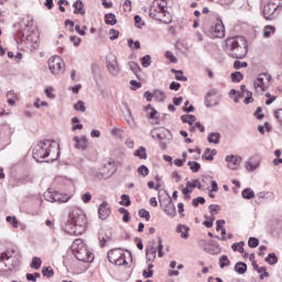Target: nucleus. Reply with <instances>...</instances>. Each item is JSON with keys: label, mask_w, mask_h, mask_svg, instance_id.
Masks as SVG:
<instances>
[{"label": "nucleus", "mask_w": 282, "mask_h": 282, "mask_svg": "<svg viewBox=\"0 0 282 282\" xmlns=\"http://www.w3.org/2000/svg\"><path fill=\"white\" fill-rule=\"evenodd\" d=\"M87 228V218L85 213L80 209H73L69 215L67 221L64 224L63 229L68 235H83L85 229Z\"/></svg>", "instance_id": "nucleus-1"}, {"label": "nucleus", "mask_w": 282, "mask_h": 282, "mask_svg": "<svg viewBox=\"0 0 282 282\" xmlns=\"http://www.w3.org/2000/svg\"><path fill=\"white\" fill-rule=\"evenodd\" d=\"M226 52L230 58L241 59L248 55V42L243 36H235L226 40Z\"/></svg>", "instance_id": "nucleus-2"}, {"label": "nucleus", "mask_w": 282, "mask_h": 282, "mask_svg": "<svg viewBox=\"0 0 282 282\" xmlns=\"http://www.w3.org/2000/svg\"><path fill=\"white\" fill-rule=\"evenodd\" d=\"M150 17L160 23H171V13L167 11L166 0H154L150 7Z\"/></svg>", "instance_id": "nucleus-3"}, {"label": "nucleus", "mask_w": 282, "mask_h": 282, "mask_svg": "<svg viewBox=\"0 0 282 282\" xmlns=\"http://www.w3.org/2000/svg\"><path fill=\"white\" fill-rule=\"evenodd\" d=\"M58 143L54 140H44L39 142L33 149V158L37 162H43L46 158H50L54 151H56Z\"/></svg>", "instance_id": "nucleus-4"}, {"label": "nucleus", "mask_w": 282, "mask_h": 282, "mask_svg": "<svg viewBox=\"0 0 282 282\" xmlns=\"http://www.w3.org/2000/svg\"><path fill=\"white\" fill-rule=\"evenodd\" d=\"M70 248L78 261H83L84 263H91L94 261V254L87 250V246L83 239H75Z\"/></svg>", "instance_id": "nucleus-5"}, {"label": "nucleus", "mask_w": 282, "mask_h": 282, "mask_svg": "<svg viewBox=\"0 0 282 282\" xmlns=\"http://www.w3.org/2000/svg\"><path fill=\"white\" fill-rule=\"evenodd\" d=\"M151 138H153V140H160V148L165 150L167 144L171 143V138H169V135H171V132L169 130L165 129H154L150 132Z\"/></svg>", "instance_id": "nucleus-6"}, {"label": "nucleus", "mask_w": 282, "mask_h": 282, "mask_svg": "<svg viewBox=\"0 0 282 282\" xmlns=\"http://www.w3.org/2000/svg\"><path fill=\"white\" fill-rule=\"evenodd\" d=\"M108 261L115 265H127V258L120 248L108 251Z\"/></svg>", "instance_id": "nucleus-7"}, {"label": "nucleus", "mask_w": 282, "mask_h": 282, "mask_svg": "<svg viewBox=\"0 0 282 282\" xmlns=\"http://www.w3.org/2000/svg\"><path fill=\"white\" fill-rule=\"evenodd\" d=\"M272 83V76L268 73L259 74L253 83V87L258 91H265Z\"/></svg>", "instance_id": "nucleus-8"}, {"label": "nucleus", "mask_w": 282, "mask_h": 282, "mask_svg": "<svg viewBox=\"0 0 282 282\" xmlns=\"http://www.w3.org/2000/svg\"><path fill=\"white\" fill-rule=\"evenodd\" d=\"M163 250H164V245H162V238H159V245L156 248L153 245L147 248L145 259L148 261H155L156 254L160 259H162V257H164Z\"/></svg>", "instance_id": "nucleus-9"}, {"label": "nucleus", "mask_w": 282, "mask_h": 282, "mask_svg": "<svg viewBox=\"0 0 282 282\" xmlns=\"http://www.w3.org/2000/svg\"><path fill=\"white\" fill-rule=\"evenodd\" d=\"M48 67L53 74H61L65 70V62L61 56L55 55L48 59Z\"/></svg>", "instance_id": "nucleus-10"}, {"label": "nucleus", "mask_w": 282, "mask_h": 282, "mask_svg": "<svg viewBox=\"0 0 282 282\" xmlns=\"http://www.w3.org/2000/svg\"><path fill=\"white\" fill-rule=\"evenodd\" d=\"M44 197L46 199V202H51L52 204H54V202H58L59 204H65V202H69V199H72L70 195L67 194H61L58 192H47L44 194Z\"/></svg>", "instance_id": "nucleus-11"}, {"label": "nucleus", "mask_w": 282, "mask_h": 282, "mask_svg": "<svg viewBox=\"0 0 282 282\" xmlns=\"http://www.w3.org/2000/svg\"><path fill=\"white\" fill-rule=\"evenodd\" d=\"M106 63H107L108 72L109 74H111V76H118V74H120V66H118V59L116 55L111 53L108 54L106 57Z\"/></svg>", "instance_id": "nucleus-12"}, {"label": "nucleus", "mask_w": 282, "mask_h": 282, "mask_svg": "<svg viewBox=\"0 0 282 282\" xmlns=\"http://www.w3.org/2000/svg\"><path fill=\"white\" fill-rule=\"evenodd\" d=\"M219 100H221V96L217 93V89H210L205 96V105L206 107H217L219 105Z\"/></svg>", "instance_id": "nucleus-13"}, {"label": "nucleus", "mask_w": 282, "mask_h": 282, "mask_svg": "<svg viewBox=\"0 0 282 282\" xmlns=\"http://www.w3.org/2000/svg\"><path fill=\"white\" fill-rule=\"evenodd\" d=\"M280 11H278L271 2H268L263 8V17L267 21H274L279 17Z\"/></svg>", "instance_id": "nucleus-14"}, {"label": "nucleus", "mask_w": 282, "mask_h": 282, "mask_svg": "<svg viewBox=\"0 0 282 282\" xmlns=\"http://www.w3.org/2000/svg\"><path fill=\"white\" fill-rule=\"evenodd\" d=\"M210 33L215 39H224L226 36V28L221 20H217L214 26L210 29Z\"/></svg>", "instance_id": "nucleus-15"}, {"label": "nucleus", "mask_w": 282, "mask_h": 282, "mask_svg": "<svg viewBox=\"0 0 282 282\" xmlns=\"http://www.w3.org/2000/svg\"><path fill=\"white\" fill-rule=\"evenodd\" d=\"M225 160L227 162V167L230 169V171H237L243 159L241 156L227 155Z\"/></svg>", "instance_id": "nucleus-16"}, {"label": "nucleus", "mask_w": 282, "mask_h": 282, "mask_svg": "<svg viewBox=\"0 0 282 282\" xmlns=\"http://www.w3.org/2000/svg\"><path fill=\"white\" fill-rule=\"evenodd\" d=\"M98 215H99V219H104V220L107 219L109 215H111V206L109 205V203L104 202L101 205H99Z\"/></svg>", "instance_id": "nucleus-17"}, {"label": "nucleus", "mask_w": 282, "mask_h": 282, "mask_svg": "<svg viewBox=\"0 0 282 282\" xmlns=\"http://www.w3.org/2000/svg\"><path fill=\"white\" fill-rule=\"evenodd\" d=\"M204 250L207 252V254H219L221 252V248L219 247V243L215 241H210L207 246L204 247Z\"/></svg>", "instance_id": "nucleus-18"}, {"label": "nucleus", "mask_w": 282, "mask_h": 282, "mask_svg": "<svg viewBox=\"0 0 282 282\" xmlns=\"http://www.w3.org/2000/svg\"><path fill=\"white\" fill-rule=\"evenodd\" d=\"M73 142H75V149H79V151H85L89 141H87L86 137H74Z\"/></svg>", "instance_id": "nucleus-19"}, {"label": "nucleus", "mask_w": 282, "mask_h": 282, "mask_svg": "<svg viewBox=\"0 0 282 282\" xmlns=\"http://www.w3.org/2000/svg\"><path fill=\"white\" fill-rule=\"evenodd\" d=\"M261 166V162L257 159H250L249 161L245 162V169L248 171V173H253V171H257Z\"/></svg>", "instance_id": "nucleus-20"}, {"label": "nucleus", "mask_w": 282, "mask_h": 282, "mask_svg": "<svg viewBox=\"0 0 282 282\" xmlns=\"http://www.w3.org/2000/svg\"><path fill=\"white\" fill-rule=\"evenodd\" d=\"M111 239H113V235L111 234V230H107L105 236L100 235L99 236V241H100V248H105L106 243H109V241H111Z\"/></svg>", "instance_id": "nucleus-21"}, {"label": "nucleus", "mask_w": 282, "mask_h": 282, "mask_svg": "<svg viewBox=\"0 0 282 282\" xmlns=\"http://www.w3.org/2000/svg\"><path fill=\"white\" fill-rule=\"evenodd\" d=\"M73 8H75L74 14H83V15H85V4H83V0H76L73 3Z\"/></svg>", "instance_id": "nucleus-22"}, {"label": "nucleus", "mask_w": 282, "mask_h": 282, "mask_svg": "<svg viewBox=\"0 0 282 282\" xmlns=\"http://www.w3.org/2000/svg\"><path fill=\"white\" fill-rule=\"evenodd\" d=\"M215 155H217V151L215 149L212 150L210 148H207L202 155V159L207 160L208 162H213V160H215Z\"/></svg>", "instance_id": "nucleus-23"}, {"label": "nucleus", "mask_w": 282, "mask_h": 282, "mask_svg": "<svg viewBox=\"0 0 282 282\" xmlns=\"http://www.w3.org/2000/svg\"><path fill=\"white\" fill-rule=\"evenodd\" d=\"M164 213L169 217H175L177 215V210L175 209V204H173L171 200L167 203V205L164 208Z\"/></svg>", "instance_id": "nucleus-24"}, {"label": "nucleus", "mask_w": 282, "mask_h": 282, "mask_svg": "<svg viewBox=\"0 0 282 282\" xmlns=\"http://www.w3.org/2000/svg\"><path fill=\"white\" fill-rule=\"evenodd\" d=\"M221 140V133L219 132H212L207 137V141L209 144H219V141Z\"/></svg>", "instance_id": "nucleus-25"}, {"label": "nucleus", "mask_w": 282, "mask_h": 282, "mask_svg": "<svg viewBox=\"0 0 282 282\" xmlns=\"http://www.w3.org/2000/svg\"><path fill=\"white\" fill-rule=\"evenodd\" d=\"M145 113H147V116H149L150 120H158V110H155V108H153V106L148 105L145 107Z\"/></svg>", "instance_id": "nucleus-26"}, {"label": "nucleus", "mask_w": 282, "mask_h": 282, "mask_svg": "<svg viewBox=\"0 0 282 282\" xmlns=\"http://www.w3.org/2000/svg\"><path fill=\"white\" fill-rule=\"evenodd\" d=\"M235 272L238 274H246V272H248V264L245 262H237L235 264Z\"/></svg>", "instance_id": "nucleus-27"}, {"label": "nucleus", "mask_w": 282, "mask_h": 282, "mask_svg": "<svg viewBox=\"0 0 282 282\" xmlns=\"http://www.w3.org/2000/svg\"><path fill=\"white\" fill-rule=\"evenodd\" d=\"M181 120H182V122L187 123V124H189V127H192V124L194 122H196L197 117H195V115H183L181 117Z\"/></svg>", "instance_id": "nucleus-28"}, {"label": "nucleus", "mask_w": 282, "mask_h": 282, "mask_svg": "<svg viewBox=\"0 0 282 282\" xmlns=\"http://www.w3.org/2000/svg\"><path fill=\"white\" fill-rule=\"evenodd\" d=\"M176 230H177V232L181 234L182 239H188V231L191 229L187 226L178 225Z\"/></svg>", "instance_id": "nucleus-29"}, {"label": "nucleus", "mask_w": 282, "mask_h": 282, "mask_svg": "<svg viewBox=\"0 0 282 282\" xmlns=\"http://www.w3.org/2000/svg\"><path fill=\"white\" fill-rule=\"evenodd\" d=\"M134 155L139 159V160H147V158H149V155L147 154V148L144 147H140L135 152Z\"/></svg>", "instance_id": "nucleus-30"}, {"label": "nucleus", "mask_w": 282, "mask_h": 282, "mask_svg": "<svg viewBox=\"0 0 282 282\" xmlns=\"http://www.w3.org/2000/svg\"><path fill=\"white\" fill-rule=\"evenodd\" d=\"M105 21L107 25H116L118 23V20L116 19V14L113 13L106 14Z\"/></svg>", "instance_id": "nucleus-31"}, {"label": "nucleus", "mask_w": 282, "mask_h": 282, "mask_svg": "<svg viewBox=\"0 0 282 282\" xmlns=\"http://www.w3.org/2000/svg\"><path fill=\"white\" fill-rule=\"evenodd\" d=\"M257 269L258 274H260V279L261 281H263V279H268V276H270V273L267 271L265 267H254Z\"/></svg>", "instance_id": "nucleus-32"}, {"label": "nucleus", "mask_w": 282, "mask_h": 282, "mask_svg": "<svg viewBox=\"0 0 282 282\" xmlns=\"http://www.w3.org/2000/svg\"><path fill=\"white\" fill-rule=\"evenodd\" d=\"M274 32H276V28H274L272 25H267L263 29V37L264 39H270V35L274 34Z\"/></svg>", "instance_id": "nucleus-33"}, {"label": "nucleus", "mask_w": 282, "mask_h": 282, "mask_svg": "<svg viewBox=\"0 0 282 282\" xmlns=\"http://www.w3.org/2000/svg\"><path fill=\"white\" fill-rule=\"evenodd\" d=\"M74 109H75V111H80V113H85L87 111V107L85 106V101L78 100L74 105Z\"/></svg>", "instance_id": "nucleus-34"}, {"label": "nucleus", "mask_w": 282, "mask_h": 282, "mask_svg": "<svg viewBox=\"0 0 282 282\" xmlns=\"http://www.w3.org/2000/svg\"><path fill=\"white\" fill-rule=\"evenodd\" d=\"M264 261L269 263V265H275V263H279V258L275 253H269Z\"/></svg>", "instance_id": "nucleus-35"}, {"label": "nucleus", "mask_w": 282, "mask_h": 282, "mask_svg": "<svg viewBox=\"0 0 282 282\" xmlns=\"http://www.w3.org/2000/svg\"><path fill=\"white\" fill-rule=\"evenodd\" d=\"M241 196L243 199H254V191L246 188L242 191Z\"/></svg>", "instance_id": "nucleus-36"}, {"label": "nucleus", "mask_w": 282, "mask_h": 282, "mask_svg": "<svg viewBox=\"0 0 282 282\" xmlns=\"http://www.w3.org/2000/svg\"><path fill=\"white\" fill-rule=\"evenodd\" d=\"M210 182L212 184V193H217L219 191V185L216 183V181H213V177L210 176H205V180L203 182Z\"/></svg>", "instance_id": "nucleus-37"}, {"label": "nucleus", "mask_w": 282, "mask_h": 282, "mask_svg": "<svg viewBox=\"0 0 282 282\" xmlns=\"http://www.w3.org/2000/svg\"><path fill=\"white\" fill-rule=\"evenodd\" d=\"M230 265V259H228V256H221L219 258V268L224 270V268H228Z\"/></svg>", "instance_id": "nucleus-38"}, {"label": "nucleus", "mask_w": 282, "mask_h": 282, "mask_svg": "<svg viewBox=\"0 0 282 282\" xmlns=\"http://www.w3.org/2000/svg\"><path fill=\"white\" fill-rule=\"evenodd\" d=\"M187 165L189 166V169L193 173H199V169H202V164H199L195 161H189L187 163Z\"/></svg>", "instance_id": "nucleus-39"}, {"label": "nucleus", "mask_w": 282, "mask_h": 282, "mask_svg": "<svg viewBox=\"0 0 282 282\" xmlns=\"http://www.w3.org/2000/svg\"><path fill=\"white\" fill-rule=\"evenodd\" d=\"M42 274L47 279H52V276H54V269H52L51 267H44L42 269Z\"/></svg>", "instance_id": "nucleus-40"}, {"label": "nucleus", "mask_w": 282, "mask_h": 282, "mask_svg": "<svg viewBox=\"0 0 282 282\" xmlns=\"http://www.w3.org/2000/svg\"><path fill=\"white\" fill-rule=\"evenodd\" d=\"M245 241L241 242H236L231 246V249L234 250V252H240V254H243V246H245Z\"/></svg>", "instance_id": "nucleus-41"}, {"label": "nucleus", "mask_w": 282, "mask_h": 282, "mask_svg": "<svg viewBox=\"0 0 282 282\" xmlns=\"http://www.w3.org/2000/svg\"><path fill=\"white\" fill-rule=\"evenodd\" d=\"M230 76L232 83H241V80H243V74H241V72H235Z\"/></svg>", "instance_id": "nucleus-42"}, {"label": "nucleus", "mask_w": 282, "mask_h": 282, "mask_svg": "<svg viewBox=\"0 0 282 282\" xmlns=\"http://www.w3.org/2000/svg\"><path fill=\"white\" fill-rule=\"evenodd\" d=\"M137 173L138 175H141V177H147V175H149V167H147V165H140Z\"/></svg>", "instance_id": "nucleus-43"}, {"label": "nucleus", "mask_w": 282, "mask_h": 282, "mask_svg": "<svg viewBox=\"0 0 282 282\" xmlns=\"http://www.w3.org/2000/svg\"><path fill=\"white\" fill-rule=\"evenodd\" d=\"M120 206H131V198L127 194L121 195Z\"/></svg>", "instance_id": "nucleus-44"}, {"label": "nucleus", "mask_w": 282, "mask_h": 282, "mask_svg": "<svg viewBox=\"0 0 282 282\" xmlns=\"http://www.w3.org/2000/svg\"><path fill=\"white\" fill-rule=\"evenodd\" d=\"M41 263H42L41 258L34 257L31 262V268H34V270H41Z\"/></svg>", "instance_id": "nucleus-45"}, {"label": "nucleus", "mask_w": 282, "mask_h": 282, "mask_svg": "<svg viewBox=\"0 0 282 282\" xmlns=\"http://www.w3.org/2000/svg\"><path fill=\"white\" fill-rule=\"evenodd\" d=\"M199 204H202V205L206 204V199L202 196H198L192 200V206H194L195 208H197V206H199Z\"/></svg>", "instance_id": "nucleus-46"}, {"label": "nucleus", "mask_w": 282, "mask_h": 282, "mask_svg": "<svg viewBox=\"0 0 282 282\" xmlns=\"http://www.w3.org/2000/svg\"><path fill=\"white\" fill-rule=\"evenodd\" d=\"M269 3H271L278 12H282V0H269Z\"/></svg>", "instance_id": "nucleus-47"}, {"label": "nucleus", "mask_w": 282, "mask_h": 282, "mask_svg": "<svg viewBox=\"0 0 282 282\" xmlns=\"http://www.w3.org/2000/svg\"><path fill=\"white\" fill-rule=\"evenodd\" d=\"M142 67H151V55H145L141 57Z\"/></svg>", "instance_id": "nucleus-48"}, {"label": "nucleus", "mask_w": 282, "mask_h": 282, "mask_svg": "<svg viewBox=\"0 0 282 282\" xmlns=\"http://www.w3.org/2000/svg\"><path fill=\"white\" fill-rule=\"evenodd\" d=\"M208 209H209L210 215H219V210H221V206L209 205Z\"/></svg>", "instance_id": "nucleus-49"}, {"label": "nucleus", "mask_w": 282, "mask_h": 282, "mask_svg": "<svg viewBox=\"0 0 282 282\" xmlns=\"http://www.w3.org/2000/svg\"><path fill=\"white\" fill-rule=\"evenodd\" d=\"M139 217H141V218L145 219L147 221H149L151 219V214L147 209H140L139 210Z\"/></svg>", "instance_id": "nucleus-50"}, {"label": "nucleus", "mask_w": 282, "mask_h": 282, "mask_svg": "<svg viewBox=\"0 0 282 282\" xmlns=\"http://www.w3.org/2000/svg\"><path fill=\"white\" fill-rule=\"evenodd\" d=\"M243 67H248V62H241V61L237 59L234 63V69H241Z\"/></svg>", "instance_id": "nucleus-51"}, {"label": "nucleus", "mask_w": 282, "mask_h": 282, "mask_svg": "<svg viewBox=\"0 0 282 282\" xmlns=\"http://www.w3.org/2000/svg\"><path fill=\"white\" fill-rule=\"evenodd\" d=\"M143 276L145 279H151V276H153V264L148 265V272L147 270H143Z\"/></svg>", "instance_id": "nucleus-52"}, {"label": "nucleus", "mask_w": 282, "mask_h": 282, "mask_svg": "<svg viewBox=\"0 0 282 282\" xmlns=\"http://www.w3.org/2000/svg\"><path fill=\"white\" fill-rule=\"evenodd\" d=\"M128 46L131 50H140V41L133 42L131 39L128 40Z\"/></svg>", "instance_id": "nucleus-53"}, {"label": "nucleus", "mask_w": 282, "mask_h": 282, "mask_svg": "<svg viewBox=\"0 0 282 282\" xmlns=\"http://www.w3.org/2000/svg\"><path fill=\"white\" fill-rule=\"evenodd\" d=\"M7 221L11 224L13 228H19V220H17V217L8 216Z\"/></svg>", "instance_id": "nucleus-54"}, {"label": "nucleus", "mask_w": 282, "mask_h": 282, "mask_svg": "<svg viewBox=\"0 0 282 282\" xmlns=\"http://www.w3.org/2000/svg\"><path fill=\"white\" fill-rule=\"evenodd\" d=\"M249 248H257L259 246V239L254 237H250L248 241Z\"/></svg>", "instance_id": "nucleus-55"}, {"label": "nucleus", "mask_w": 282, "mask_h": 282, "mask_svg": "<svg viewBox=\"0 0 282 282\" xmlns=\"http://www.w3.org/2000/svg\"><path fill=\"white\" fill-rule=\"evenodd\" d=\"M129 65H130L131 72H133V74L138 76V72H140V65H138V63L135 62H131Z\"/></svg>", "instance_id": "nucleus-56"}, {"label": "nucleus", "mask_w": 282, "mask_h": 282, "mask_svg": "<svg viewBox=\"0 0 282 282\" xmlns=\"http://www.w3.org/2000/svg\"><path fill=\"white\" fill-rule=\"evenodd\" d=\"M134 23L135 26L139 28V30H142V28H144V23L142 22V18L140 15L134 17Z\"/></svg>", "instance_id": "nucleus-57"}, {"label": "nucleus", "mask_w": 282, "mask_h": 282, "mask_svg": "<svg viewBox=\"0 0 282 282\" xmlns=\"http://www.w3.org/2000/svg\"><path fill=\"white\" fill-rule=\"evenodd\" d=\"M69 41H70V43H73V45L75 46V47H78V45H80V37H78V36H76V35H70L69 36Z\"/></svg>", "instance_id": "nucleus-58"}, {"label": "nucleus", "mask_w": 282, "mask_h": 282, "mask_svg": "<svg viewBox=\"0 0 282 282\" xmlns=\"http://www.w3.org/2000/svg\"><path fill=\"white\" fill-rule=\"evenodd\" d=\"M131 89L135 91V89H140L142 87V83L137 82L135 79L130 80Z\"/></svg>", "instance_id": "nucleus-59"}, {"label": "nucleus", "mask_w": 282, "mask_h": 282, "mask_svg": "<svg viewBox=\"0 0 282 282\" xmlns=\"http://www.w3.org/2000/svg\"><path fill=\"white\" fill-rule=\"evenodd\" d=\"M165 57L169 58V61H171V63H177V57H175V55H173V52L167 51L165 53Z\"/></svg>", "instance_id": "nucleus-60"}, {"label": "nucleus", "mask_w": 282, "mask_h": 282, "mask_svg": "<svg viewBox=\"0 0 282 282\" xmlns=\"http://www.w3.org/2000/svg\"><path fill=\"white\" fill-rule=\"evenodd\" d=\"M109 34H110V41H116V39H118V36L120 35V32L116 29H112L110 30Z\"/></svg>", "instance_id": "nucleus-61"}, {"label": "nucleus", "mask_w": 282, "mask_h": 282, "mask_svg": "<svg viewBox=\"0 0 282 282\" xmlns=\"http://www.w3.org/2000/svg\"><path fill=\"white\" fill-rule=\"evenodd\" d=\"M108 165L110 166V173H111V175H113V173H115L116 170L118 169V165L116 164V161L109 160V161H108Z\"/></svg>", "instance_id": "nucleus-62"}, {"label": "nucleus", "mask_w": 282, "mask_h": 282, "mask_svg": "<svg viewBox=\"0 0 282 282\" xmlns=\"http://www.w3.org/2000/svg\"><path fill=\"white\" fill-rule=\"evenodd\" d=\"M180 87H182V85L180 83H177V82H172L170 84V89L172 91H180Z\"/></svg>", "instance_id": "nucleus-63"}, {"label": "nucleus", "mask_w": 282, "mask_h": 282, "mask_svg": "<svg viewBox=\"0 0 282 282\" xmlns=\"http://www.w3.org/2000/svg\"><path fill=\"white\" fill-rule=\"evenodd\" d=\"M274 116H275L278 122L282 126V108H281V109H278V110L274 112Z\"/></svg>", "instance_id": "nucleus-64"}]
</instances>
